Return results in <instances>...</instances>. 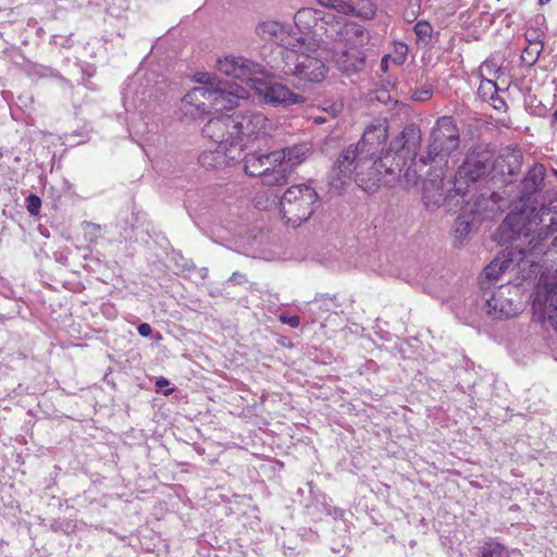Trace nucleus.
I'll list each match as a JSON object with an SVG mask.
<instances>
[{
    "label": "nucleus",
    "mask_w": 557,
    "mask_h": 557,
    "mask_svg": "<svg viewBox=\"0 0 557 557\" xmlns=\"http://www.w3.org/2000/svg\"><path fill=\"white\" fill-rule=\"evenodd\" d=\"M548 232L541 228L536 235H531L527 245H519L518 251L504 249L494 260L485 267L484 275L491 281H497L499 276L513 263L517 262L522 278L528 281L541 274L536 284L532 308L544 321L557 331V275L546 274L542 271V257L547 251L545 240Z\"/></svg>",
    "instance_id": "obj_1"
},
{
    "label": "nucleus",
    "mask_w": 557,
    "mask_h": 557,
    "mask_svg": "<svg viewBox=\"0 0 557 557\" xmlns=\"http://www.w3.org/2000/svg\"><path fill=\"white\" fill-rule=\"evenodd\" d=\"M545 168L542 164L533 165L524 176L519 201L497 228L495 237L502 245L533 234L537 236L541 228L548 232V236L556 231V207L537 205L532 198L543 184Z\"/></svg>",
    "instance_id": "obj_2"
},
{
    "label": "nucleus",
    "mask_w": 557,
    "mask_h": 557,
    "mask_svg": "<svg viewBox=\"0 0 557 557\" xmlns=\"http://www.w3.org/2000/svg\"><path fill=\"white\" fill-rule=\"evenodd\" d=\"M201 84L189 90L182 99V111L193 119L201 117L211 111L231 110L238 106L239 100L247 99L249 92L244 87L219 79L210 73L195 76Z\"/></svg>",
    "instance_id": "obj_3"
},
{
    "label": "nucleus",
    "mask_w": 557,
    "mask_h": 557,
    "mask_svg": "<svg viewBox=\"0 0 557 557\" xmlns=\"http://www.w3.org/2000/svg\"><path fill=\"white\" fill-rule=\"evenodd\" d=\"M401 164L371 160L357 145H350L338 156L333 173L341 184L354 180L364 191L373 193L381 185L391 186L398 177Z\"/></svg>",
    "instance_id": "obj_4"
},
{
    "label": "nucleus",
    "mask_w": 557,
    "mask_h": 557,
    "mask_svg": "<svg viewBox=\"0 0 557 557\" xmlns=\"http://www.w3.org/2000/svg\"><path fill=\"white\" fill-rule=\"evenodd\" d=\"M325 35L334 41L333 59L339 70L351 73L363 66L364 57L360 48L366 45L369 36L361 25L336 22L327 26Z\"/></svg>",
    "instance_id": "obj_5"
},
{
    "label": "nucleus",
    "mask_w": 557,
    "mask_h": 557,
    "mask_svg": "<svg viewBox=\"0 0 557 557\" xmlns=\"http://www.w3.org/2000/svg\"><path fill=\"white\" fill-rule=\"evenodd\" d=\"M271 67L284 75L294 76L298 87L305 88L309 83H321L327 73V67L321 59L319 48L314 52L298 48L281 52Z\"/></svg>",
    "instance_id": "obj_6"
},
{
    "label": "nucleus",
    "mask_w": 557,
    "mask_h": 557,
    "mask_svg": "<svg viewBox=\"0 0 557 557\" xmlns=\"http://www.w3.org/2000/svg\"><path fill=\"white\" fill-rule=\"evenodd\" d=\"M494 169V151L487 146L478 145L470 150L458 168L454 187L448 193V198L459 197L462 202L469 203L468 195L470 185L488 175Z\"/></svg>",
    "instance_id": "obj_7"
},
{
    "label": "nucleus",
    "mask_w": 557,
    "mask_h": 557,
    "mask_svg": "<svg viewBox=\"0 0 557 557\" xmlns=\"http://www.w3.org/2000/svg\"><path fill=\"white\" fill-rule=\"evenodd\" d=\"M460 134L451 116H441L433 126L429 144L420 153L418 162L422 166L432 163L446 164L447 157L458 149Z\"/></svg>",
    "instance_id": "obj_8"
},
{
    "label": "nucleus",
    "mask_w": 557,
    "mask_h": 557,
    "mask_svg": "<svg viewBox=\"0 0 557 557\" xmlns=\"http://www.w3.org/2000/svg\"><path fill=\"white\" fill-rule=\"evenodd\" d=\"M319 196L308 184L289 187L281 198V212L286 223L296 227L307 221L315 210Z\"/></svg>",
    "instance_id": "obj_9"
},
{
    "label": "nucleus",
    "mask_w": 557,
    "mask_h": 557,
    "mask_svg": "<svg viewBox=\"0 0 557 557\" xmlns=\"http://www.w3.org/2000/svg\"><path fill=\"white\" fill-rule=\"evenodd\" d=\"M294 24V35L302 37L299 48H306V50L314 52L327 28L322 13L312 8H302L296 12Z\"/></svg>",
    "instance_id": "obj_10"
},
{
    "label": "nucleus",
    "mask_w": 557,
    "mask_h": 557,
    "mask_svg": "<svg viewBox=\"0 0 557 557\" xmlns=\"http://www.w3.org/2000/svg\"><path fill=\"white\" fill-rule=\"evenodd\" d=\"M519 287L511 284L502 285L485 299L484 310L494 320L513 318L521 311Z\"/></svg>",
    "instance_id": "obj_11"
},
{
    "label": "nucleus",
    "mask_w": 557,
    "mask_h": 557,
    "mask_svg": "<svg viewBox=\"0 0 557 557\" xmlns=\"http://www.w3.org/2000/svg\"><path fill=\"white\" fill-rule=\"evenodd\" d=\"M215 69L221 74L247 83L253 87L259 76L267 75L264 65L244 55L225 54L216 60Z\"/></svg>",
    "instance_id": "obj_12"
},
{
    "label": "nucleus",
    "mask_w": 557,
    "mask_h": 557,
    "mask_svg": "<svg viewBox=\"0 0 557 557\" xmlns=\"http://www.w3.org/2000/svg\"><path fill=\"white\" fill-rule=\"evenodd\" d=\"M256 35L263 41L273 42L283 48V51L299 48L302 37L294 35V27L290 24L277 20H264L257 24Z\"/></svg>",
    "instance_id": "obj_13"
},
{
    "label": "nucleus",
    "mask_w": 557,
    "mask_h": 557,
    "mask_svg": "<svg viewBox=\"0 0 557 557\" xmlns=\"http://www.w3.org/2000/svg\"><path fill=\"white\" fill-rule=\"evenodd\" d=\"M233 115H219L210 119L202 128V134L221 149L237 148V131Z\"/></svg>",
    "instance_id": "obj_14"
},
{
    "label": "nucleus",
    "mask_w": 557,
    "mask_h": 557,
    "mask_svg": "<svg viewBox=\"0 0 557 557\" xmlns=\"http://www.w3.org/2000/svg\"><path fill=\"white\" fill-rule=\"evenodd\" d=\"M233 116L237 131L238 150H240V143L244 137L267 136L273 129L272 122L259 111H247Z\"/></svg>",
    "instance_id": "obj_15"
},
{
    "label": "nucleus",
    "mask_w": 557,
    "mask_h": 557,
    "mask_svg": "<svg viewBox=\"0 0 557 557\" xmlns=\"http://www.w3.org/2000/svg\"><path fill=\"white\" fill-rule=\"evenodd\" d=\"M252 89L260 99L273 106L281 104L286 107L301 103L305 100L302 96L293 92L285 85L272 81H264L261 77L256 81Z\"/></svg>",
    "instance_id": "obj_16"
},
{
    "label": "nucleus",
    "mask_w": 557,
    "mask_h": 557,
    "mask_svg": "<svg viewBox=\"0 0 557 557\" xmlns=\"http://www.w3.org/2000/svg\"><path fill=\"white\" fill-rule=\"evenodd\" d=\"M421 140L422 135L420 128L414 124H409L404 127L399 135L391 143V150L395 151L404 161L411 159L414 168H418L421 165V163L418 162L420 157L418 150L420 149Z\"/></svg>",
    "instance_id": "obj_17"
},
{
    "label": "nucleus",
    "mask_w": 557,
    "mask_h": 557,
    "mask_svg": "<svg viewBox=\"0 0 557 557\" xmlns=\"http://www.w3.org/2000/svg\"><path fill=\"white\" fill-rule=\"evenodd\" d=\"M386 139L387 126L384 123H376L369 125L364 129L361 139L356 145L371 160H383L386 164H391L388 156L381 157Z\"/></svg>",
    "instance_id": "obj_18"
},
{
    "label": "nucleus",
    "mask_w": 557,
    "mask_h": 557,
    "mask_svg": "<svg viewBox=\"0 0 557 557\" xmlns=\"http://www.w3.org/2000/svg\"><path fill=\"white\" fill-rule=\"evenodd\" d=\"M317 2L339 13L363 20H371L376 13V4L373 0H317Z\"/></svg>",
    "instance_id": "obj_19"
},
{
    "label": "nucleus",
    "mask_w": 557,
    "mask_h": 557,
    "mask_svg": "<svg viewBox=\"0 0 557 557\" xmlns=\"http://www.w3.org/2000/svg\"><path fill=\"white\" fill-rule=\"evenodd\" d=\"M338 308L339 304L336 297L319 295L306 305L302 313L309 315L311 323H315L325 320L330 313H336Z\"/></svg>",
    "instance_id": "obj_20"
},
{
    "label": "nucleus",
    "mask_w": 557,
    "mask_h": 557,
    "mask_svg": "<svg viewBox=\"0 0 557 557\" xmlns=\"http://www.w3.org/2000/svg\"><path fill=\"white\" fill-rule=\"evenodd\" d=\"M280 158V153H275V151L269 153L253 151L244 157V170L249 176L260 177L265 171H269L270 165L277 164Z\"/></svg>",
    "instance_id": "obj_21"
},
{
    "label": "nucleus",
    "mask_w": 557,
    "mask_h": 557,
    "mask_svg": "<svg viewBox=\"0 0 557 557\" xmlns=\"http://www.w3.org/2000/svg\"><path fill=\"white\" fill-rule=\"evenodd\" d=\"M237 148L227 147L221 149L218 146L214 150H206L199 156V163L206 169H219L228 164L231 160L239 157V152L234 154L233 151Z\"/></svg>",
    "instance_id": "obj_22"
},
{
    "label": "nucleus",
    "mask_w": 557,
    "mask_h": 557,
    "mask_svg": "<svg viewBox=\"0 0 557 557\" xmlns=\"http://www.w3.org/2000/svg\"><path fill=\"white\" fill-rule=\"evenodd\" d=\"M275 153H280V162L292 172L295 166L301 164L307 159L310 153V147L308 144L302 143L276 150Z\"/></svg>",
    "instance_id": "obj_23"
},
{
    "label": "nucleus",
    "mask_w": 557,
    "mask_h": 557,
    "mask_svg": "<svg viewBox=\"0 0 557 557\" xmlns=\"http://www.w3.org/2000/svg\"><path fill=\"white\" fill-rule=\"evenodd\" d=\"M269 166V171H265L261 176V182L267 186H281L288 182V176L292 173L281 162Z\"/></svg>",
    "instance_id": "obj_24"
},
{
    "label": "nucleus",
    "mask_w": 557,
    "mask_h": 557,
    "mask_svg": "<svg viewBox=\"0 0 557 557\" xmlns=\"http://www.w3.org/2000/svg\"><path fill=\"white\" fill-rule=\"evenodd\" d=\"M473 218L467 212L460 213L454 223V235L462 244L473 231Z\"/></svg>",
    "instance_id": "obj_25"
},
{
    "label": "nucleus",
    "mask_w": 557,
    "mask_h": 557,
    "mask_svg": "<svg viewBox=\"0 0 557 557\" xmlns=\"http://www.w3.org/2000/svg\"><path fill=\"white\" fill-rule=\"evenodd\" d=\"M475 557H509V550L505 545L490 539L479 547Z\"/></svg>",
    "instance_id": "obj_26"
},
{
    "label": "nucleus",
    "mask_w": 557,
    "mask_h": 557,
    "mask_svg": "<svg viewBox=\"0 0 557 557\" xmlns=\"http://www.w3.org/2000/svg\"><path fill=\"white\" fill-rule=\"evenodd\" d=\"M498 91V86L493 79L483 78L480 83L478 92L485 99L491 100Z\"/></svg>",
    "instance_id": "obj_27"
},
{
    "label": "nucleus",
    "mask_w": 557,
    "mask_h": 557,
    "mask_svg": "<svg viewBox=\"0 0 557 557\" xmlns=\"http://www.w3.org/2000/svg\"><path fill=\"white\" fill-rule=\"evenodd\" d=\"M40 207L41 199L38 196L30 194L26 198V208L30 215H37L39 213Z\"/></svg>",
    "instance_id": "obj_28"
},
{
    "label": "nucleus",
    "mask_w": 557,
    "mask_h": 557,
    "mask_svg": "<svg viewBox=\"0 0 557 557\" xmlns=\"http://www.w3.org/2000/svg\"><path fill=\"white\" fill-rule=\"evenodd\" d=\"M432 95H433V90L431 87H422V88L416 89L412 92V99L416 101L423 102V101L431 99Z\"/></svg>",
    "instance_id": "obj_29"
},
{
    "label": "nucleus",
    "mask_w": 557,
    "mask_h": 557,
    "mask_svg": "<svg viewBox=\"0 0 557 557\" xmlns=\"http://www.w3.org/2000/svg\"><path fill=\"white\" fill-rule=\"evenodd\" d=\"M432 27L426 22H418L414 25V33L421 39H425L431 36Z\"/></svg>",
    "instance_id": "obj_30"
},
{
    "label": "nucleus",
    "mask_w": 557,
    "mask_h": 557,
    "mask_svg": "<svg viewBox=\"0 0 557 557\" xmlns=\"http://www.w3.org/2000/svg\"><path fill=\"white\" fill-rule=\"evenodd\" d=\"M344 104L341 100H336L323 108V111L331 117H336L343 110Z\"/></svg>",
    "instance_id": "obj_31"
},
{
    "label": "nucleus",
    "mask_w": 557,
    "mask_h": 557,
    "mask_svg": "<svg viewBox=\"0 0 557 557\" xmlns=\"http://www.w3.org/2000/svg\"><path fill=\"white\" fill-rule=\"evenodd\" d=\"M408 47L407 45L399 42L396 45V55L393 58V61L397 64H401L407 55Z\"/></svg>",
    "instance_id": "obj_32"
},
{
    "label": "nucleus",
    "mask_w": 557,
    "mask_h": 557,
    "mask_svg": "<svg viewBox=\"0 0 557 557\" xmlns=\"http://www.w3.org/2000/svg\"><path fill=\"white\" fill-rule=\"evenodd\" d=\"M542 44L541 42H533L530 45L529 48H527L523 52V54L532 57V63L536 61L537 57L540 55L542 51Z\"/></svg>",
    "instance_id": "obj_33"
},
{
    "label": "nucleus",
    "mask_w": 557,
    "mask_h": 557,
    "mask_svg": "<svg viewBox=\"0 0 557 557\" xmlns=\"http://www.w3.org/2000/svg\"><path fill=\"white\" fill-rule=\"evenodd\" d=\"M278 319L282 323L287 324L292 327H297L300 324V319L298 315H289L286 313H282Z\"/></svg>",
    "instance_id": "obj_34"
},
{
    "label": "nucleus",
    "mask_w": 557,
    "mask_h": 557,
    "mask_svg": "<svg viewBox=\"0 0 557 557\" xmlns=\"http://www.w3.org/2000/svg\"><path fill=\"white\" fill-rule=\"evenodd\" d=\"M494 109L503 111L507 108L505 100L497 96V94L490 100Z\"/></svg>",
    "instance_id": "obj_35"
},
{
    "label": "nucleus",
    "mask_w": 557,
    "mask_h": 557,
    "mask_svg": "<svg viewBox=\"0 0 557 557\" xmlns=\"http://www.w3.org/2000/svg\"><path fill=\"white\" fill-rule=\"evenodd\" d=\"M245 282H247L246 275L239 272H234L228 278V283L231 284H243Z\"/></svg>",
    "instance_id": "obj_36"
},
{
    "label": "nucleus",
    "mask_w": 557,
    "mask_h": 557,
    "mask_svg": "<svg viewBox=\"0 0 557 557\" xmlns=\"http://www.w3.org/2000/svg\"><path fill=\"white\" fill-rule=\"evenodd\" d=\"M137 330H138L139 335H141L144 337H148L152 334V329L148 323L139 324Z\"/></svg>",
    "instance_id": "obj_37"
},
{
    "label": "nucleus",
    "mask_w": 557,
    "mask_h": 557,
    "mask_svg": "<svg viewBox=\"0 0 557 557\" xmlns=\"http://www.w3.org/2000/svg\"><path fill=\"white\" fill-rule=\"evenodd\" d=\"M494 67V64L492 61H485L481 66V74L487 73L488 75L492 74V70Z\"/></svg>",
    "instance_id": "obj_38"
},
{
    "label": "nucleus",
    "mask_w": 557,
    "mask_h": 557,
    "mask_svg": "<svg viewBox=\"0 0 557 557\" xmlns=\"http://www.w3.org/2000/svg\"><path fill=\"white\" fill-rule=\"evenodd\" d=\"M437 198H435L434 200V203H440L442 200H445V197H444V189H443V186H442V180L440 181V185L437 187Z\"/></svg>",
    "instance_id": "obj_39"
},
{
    "label": "nucleus",
    "mask_w": 557,
    "mask_h": 557,
    "mask_svg": "<svg viewBox=\"0 0 557 557\" xmlns=\"http://www.w3.org/2000/svg\"><path fill=\"white\" fill-rule=\"evenodd\" d=\"M170 384L169 380L163 377V376H160L158 377L157 382H156V386L161 389L162 387L164 386H168Z\"/></svg>",
    "instance_id": "obj_40"
},
{
    "label": "nucleus",
    "mask_w": 557,
    "mask_h": 557,
    "mask_svg": "<svg viewBox=\"0 0 557 557\" xmlns=\"http://www.w3.org/2000/svg\"><path fill=\"white\" fill-rule=\"evenodd\" d=\"M86 226L87 227H90L92 230H100V225L99 224H96V223H92V222H87L86 223Z\"/></svg>",
    "instance_id": "obj_41"
},
{
    "label": "nucleus",
    "mask_w": 557,
    "mask_h": 557,
    "mask_svg": "<svg viewBox=\"0 0 557 557\" xmlns=\"http://www.w3.org/2000/svg\"><path fill=\"white\" fill-rule=\"evenodd\" d=\"M325 122H326L325 117H322V116L314 117V123H317V124H322V123H325Z\"/></svg>",
    "instance_id": "obj_42"
},
{
    "label": "nucleus",
    "mask_w": 557,
    "mask_h": 557,
    "mask_svg": "<svg viewBox=\"0 0 557 557\" xmlns=\"http://www.w3.org/2000/svg\"><path fill=\"white\" fill-rule=\"evenodd\" d=\"M387 59H388V55H385V57L382 59L381 66H382L383 69H384V67H386Z\"/></svg>",
    "instance_id": "obj_43"
},
{
    "label": "nucleus",
    "mask_w": 557,
    "mask_h": 557,
    "mask_svg": "<svg viewBox=\"0 0 557 557\" xmlns=\"http://www.w3.org/2000/svg\"><path fill=\"white\" fill-rule=\"evenodd\" d=\"M173 392H174V388H169V389L163 391V394H164L165 396H169V395H171Z\"/></svg>",
    "instance_id": "obj_44"
},
{
    "label": "nucleus",
    "mask_w": 557,
    "mask_h": 557,
    "mask_svg": "<svg viewBox=\"0 0 557 557\" xmlns=\"http://www.w3.org/2000/svg\"><path fill=\"white\" fill-rule=\"evenodd\" d=\"M552 357L557 361V350H552Z\"/></svg>",
    "instance_id": "obj_45"
},
{
    "label": "nucleus",
    "mask_w": 557,
    "mask_h": 557,
    "mask_svg": "<svg viewBox=\"0 0 557 557\" xmlns=\"http://www.w3.org/2000/svg\"><path fill=\"white\" fill-rule=\"evenodd\" d=\"M550 0H539V3L540 4H545V3H548Z\"/></svg>",
    "instance_id": "obj_46"
},
{
    "label": "nucleus",
    "mask_w": 557,
    "mask_h": 557,
    "mask_svg": "<svg viewBox=\"0 0 557 557\" xmlns=\"http://www.w3.org/2000/svg\"><path fill=\"white\" fill-rule=\"evenodd\" d=\"M426 193H428V187L425 186V187H424V198H425V199H428V195H426Z\"/></svg>",
    "instance_id": "obj_47"
},
{
    "label": "nucleus",
    "mask_w": 557,
    "mask_h": 557,
    "mask_svg": "<svg viewBox=\"0 0 557 557\" xmlns=\"http://www.w3.org/2000/svg\"><path fill=\"white\" fill-rule=\"evenodd\" d=\"M553 245L557 246V236L554 238Z\"/></svg>",
    "instance_id": "obj_48"
},
{
    "label": "nucleus",
    "mask_w": 557,
    "mask_h": 557,
    "mask_svg": "<svg viewBox=\"0 0 557 557\" xmlns=\"http://www.w3.org/2000/svg\"><path fill=\"white\" fill-rule=\"evenodd\" d=\"M409 173H410V168L407 170V172H406V174H405V175H406V176H409Z\"/></svg>",
    "instance_id": "obj_49"
},
{
    "label": "nucleus",
    "mask_w": 557,
    "mask_h": 557,
    "mask_svg": "<svg viewBox=\"0 0 557 557\" xmlns=\"http://www.w3.org/2000/svg\"><path fill=\"white\" fill-rule=\"evenodd\" d=\"M555 117L557 119V111L554 113Z\"/></svg>",
    "instance_id": "obj_50"
}]
</instances>
